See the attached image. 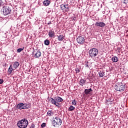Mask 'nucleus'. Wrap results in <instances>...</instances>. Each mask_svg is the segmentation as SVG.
I'll return each mask as SVG.
<instances>
[{
	"instance_id": "nucleus-1",
	"label": "nucleus",
	"mask_w": 128,
	"mask_h": 128,
	"mask_svg": "<svg viewBox=\"0 0 128 128\" xmlns=\"http://www.w3.org/2000/svg\"><path fill=\"white\" fill-rule=\"evenodd\" d=\"M64 102V99L58 96L50 98V104L56 106H60V102Z\"/></svg>"
},
{
	"instance_id": "nucleus-2",
	"label": "nucleus",
	"mask_w": 128,
	"mask_h": 128,
	"mask_svg": "<svg viewBox=\"0 0 128 128\" xmlns=\"http://www.w3.org/2000/svg\"><path fill=\"white\" fill-rule=\"evenodd\" d=\"M32 108V104L30 103L28 104H24V103H19L16 106V108L17 110H26L30 108Z\"/></svg>"
},
{
	"instance_id": "nucleus-3",
	"label": "nucleus",
	"mask_w": 128,
	"mask_h": 128,
	"mask_svg": "<svg viewBox=\"0 0 128 128\" xmlns=\"http://www.w3.org/2000/svg\"><path fill=\"white\" fill-rule=\"evenodd\" d=\"M28 121L26 118H24L18 122L17 126L20 128H26L28 126Z\"/></svg>"
},
{
	"instance_id": "nucleus-4",
	"label": "nucleus",
	"mask_w": 128,
	"mask_h": 128,
	"mask_svg": "<svg viewBox=\"0 0 128 128\" xmlns=\"http://www.w3.org/2000/svg\"><path fill=\"white\" fill-rule=\"evenodd\" d=\"M117 92H124L126 90V86L122 82H117L114 86Z\"/></svg>"
},
{
	"instance_id": "nucleus-5",
	"label": "nucleus",
	"mask_w": 128,
	"mask_h": 128,
	"mask_svg": "<svg viewBox=\"0 0 128 128\" xmlns=\"http://www.w3.org/2000/svg\"><path fill=\"white\" fill-rule=\"evenodd\" d=\"M88 54L91 58H96L98 54V50L96 48H92L88 51Z\"/></svg>"
},
{
	"instance_id": "nucleus-6",
	"label": "nucleus",
	"mask_w": 128,
	"mask_h": 128,
	"mask_svg": "<svg viewBox=\"0 0 128 128\" xmlns=\"http://www.w3.org/2000/svg\"><path fill=\"white\" fill-rule=\"evenodd\" d=\"M2 10L3 14L4 16H8V14H10L12 12V9L8 6L3 7Z\"/></svg>"
},
{
	"instance_id": "nucleus-7",
	"label": "nucleus",
	"mask_w": 128,
	"mask_h": 128,
	"mask_svg": "<svg viewBox=\"0 0 128 128\" xmlns=\"http://www.w3.org/2000/svg\"><path fill=\"white\" fill-rule=\"evenodd\" d=\"M54 126H60L62 124V119L58 117L54 118Z\"/></svg>"
},
{
	"instance_id": "nucleus-8",
	"label": "nucleus",
	"mask_w": 128,
	"mask_h": 128,
	"mask_svg": "<svg viewBox=\"0 0 128 128\" xmlns=\"http://www.w3.org/2000/svg\"><path fill=\"white\" fill-rule=\"evenodd\" d=\"M60 7L62 10H64L65 12H68V10H70V7H68V4H62L60 5Z\"/></svg>"
},
{
	"instance_id": "nucleus-9",
	"label": "nucleus",
	"mask_w": 128,
	"mask_h": 128,
	"mask_svg": "<svg viewBox=\"0 0 128 128\" xmlns=\"http://www.w3.org/2000/svg\"><path fill=\"white\" fill-rule=\"evenodd\" d=\"M77 42L80 44H84V38L82 36H79L76 38Z\"/></svg>"
},
{
	"instance_id": "nucleus-10",
	"label": "nucleus",
	"mask_w": 128,
	"mask_h": 128,
	"mask_svg": "<svg viewBox=\"0 0 128 128\" xmlns=\"http://www.w3.org/2000/svg\"><path fill=\"white\" fill-rule=\"evenodd\" d=\"M96 26H100V28H104L106 24L104 22H98L95 24Z\"/></svg>"
},
{
	"instance_id": "nucleus-11",
	"label": "nucleus",
	"mask_w": 128,
	"mask_h": 128,
	"mask_svg": "<svg viewBox=\"0 0 128 128\" xmlns=\"http://www.w3.org/2000/svg\"><path fill=\"white\" fill-rule=\"evenodd\" d=\"M48 35L49 36L50 38H54V36H56V33H54V31L50 30H49Z\"/></svg>"
},
{
	"instance_id": "nucleus-12",
	"label": "nucleus",
	"mask_w": 128,
	"mask_h": 128,
	"mask_svg": "<svg viewBox=\"0 0 128 128\" xmlns=\"http://www.w3.org/2000/svg\"><path fill=\"white\" fill-rule=\"evenodd\" d=\"M92 88H90V89H85L84 92H85V94L87 96V94H90V92H92Z\"/></svg>"
},
{
	"instance_id": "nucleus-13",
	"label": "nucleus",
	"mask_w": 128,
	"mask_h": 128,
	"mask_svg": "<svg viewBox=\"0 0 128 128\" xmlns=\"http://www.w3.org/2000/svg\"><path fill=\"white\" fill-rule=\"evenodd\" d=\"M20 66V62H15L14 64H13V68H15V70H16L18 68V66Z\"/></svg>"
},
{
	"instance_id": "nucleus-14",
	"label": "nucleus",
	"mask_w": 128,
	"mask_h": 128,
	"mask_svg": "<svg viewBox=\"0 0 128 128\" xmlns=\"http://www.w3.org/2000/svg\"><path fill=\"white\" fill-rule=\"evenodd\" d=\"M50 1L48 0H46L44 2V5L45 6H50Z\"/></svg>"
},
{
	"instance_id": "nucleus-15",
	"label": "nucleus",
	"mask_w": 128,
	"mask_h": 128,
	"mask_svg": "<svg viewBox=\"0 0 128 128\" xmlns=\"http://www.w3.org/2000/svg\"><path fill=\"white\" fill-rule=\"evenodd\" d=\"M112 61L114 62H118V58L116 56H114L112 58Z\"/></svg>"
},
{
	"instance_id": "nucleus-16",
	"label": "nucleus",
	"mask_w": 128,
	"mask_h": 128,
	"mask_svg": "<svg viewBox=\"0 0 128 128\" xmlns=\"http://www.w3.org/2000/svg\"><path fill=\"white\" fill-rule=\"evenodd\" d=\"M58 38L59 42H62L64 38V36L63 35H60L58 36Z\"/></svg>"
},
{
	"instance_id": "nucleus-17",
	"label": "nucleus",
	"mask_w": 128,
	"mask_h": 128,
	"mask_svg": "<svg viewBox=\"0 0 128 128\" xmlns=\"http://www.w3.org/2000/svg\"><path fill=\"white\" fill-rule=\"evenodd\" d=\"M42 56V53L40 51H38L35 54V58H40Z\"/></svg>"
},
{
	"instance_id": "nucleus-18",
	"label": "nucleus",
	"mask_w": 128,
	"mask_h": 128,
	"mask_svg": "<svg viewBox=\"0 0 128 128\" xmlns=\"http://www.w3.org/2000/svg\"><path fill=\"white\" fill-rule=\"evenodd\" d=\"M12 70H14V69H12V66L10 65V66L8 69V72L9 73V74H12Z\"/></svg>"
},
{
	"instance_id": "nucleus-19",
	"label": "nucleus",
	"mask_w": 128,
	"mask_h": 128,
	"mask_svg": "<svg viewBox=\"0 0 128 128\" xmlns=\"http://www.w3.org/2000/svg\"><path fill=\"white\" fill-rule=\"evenodd\" d=\"M98 74L100 78H102V76H104V70L100 71Z\"/></svg>"
},
{
	"instance_id": "nucleus-20",
	"label": "nucleus",
	"mask_w": 128,
	"mask_h": 128,
	"mask_svg": "<svg viewBox=\"0 0 128 128\" xmlns=\"http://www.w3.org/2000/svg\"><path fill=\"white\" fill-rule=\"evenodd\" d=\"M86 80H84V79H81L80 81V86H84V84H86Z\"/></svg>"
},
{
	"instance_id": "nucleus-21",
	"label": "nucleus",
	"mask_w": 128,
	"mask_h": 128,
	"mask_svg": "<svg viewBox=\"0 0 128 128\" xmlns=\"http://www.w3.org/2000/svg\"><path fill=\"white\" fill-rule=\"evenodd\" d=\"M76 108H74V106H70L68 109V110L70 111V112H72V110H74Z\"/></svg>"
},
{
	"instance_id": "nucleus-22",
	"label": "nucleus",
	"mask_w": 128,
	"mask_h": 128,
	"mask_svg": "<svg viewBox=\"0 0 128 128\" xmlns=\"http://www.w3.org/2000/svg\"><path fill=\"white\" fill-rule=\"evenodd\" d=\"M53 114L52 112L50 110H49L48 112H47V116H52Z\"/></svg>"
},
{
	"instance_id": "nucleus-23",
	"label": "nucleus",
	"mask_w": 128,
	"mask_h": 128,
	"mask_svg": "<svg viewBox=\"0 0 128 128\" xmlns=\"http://www.w3.org/2000/svg\"><path fill=\"white\" fill-rule=\"evenodd\" d=\"M44 44L46 46H48L50 44V40H45Z\"/></svg>"
},
{
	"instance_id": "nucleus-24",
	"label": "nucleus",
	"mask_w": 128,
	"mask_h": 128,
	"mask_svg": "<svg viewBox=\"0 0 128 128\" xmlns=\"http://www.w3.org/2000/svg\"><path fill=\"white\" fill-rule=\"evenodd\" d=\"M72 106H76V100H72Z\"/></svg>"
},
{
	"instance_id": "nucleus-25",
	"label": "nucleus",
	"mask_w": 128,
	"mask_h": 128,
	"mask_svg": "<svg viewBox=\"0 0 128 128\" xmlns=\"http://www.w3.org/2000/svg\"><path fill=\"white\" fill-rule=\"evenodd\" d=\"M24 48H19L17 50L18 52H22V50Z\"/></svg>"
},
{
	"instance_id": "nucleus-26",
	"label": "nucleus",
	"mask_w": 128,
	"mask_h": 128,
	"mask_svg": "<svg viewBox=\"0 0 128 128\" xmlns=\"http://www.w3.org/2000/svg\"><path fill=\"white\" fill-rule=\"evenodd\" d=\"M75 70H76V72L77 74H78V73L80 72V70H79L78 68H76L75 69Z\"/></svg>"
},
{
	"instance_id": "nucleus-27",
	"label": "nucleus",
	"mask_w": 128,
	"mask_h": 128,
	"mask_svg": "<svg viewBox=\"0 0 128 128\" xmlns=\"http://www.w3.org/2000/svg\"><path fill=\"white\" fill-rule=\"evenodd\" d=\"M4 82L3 79H0V84H4Z\"/></svg>"
},
{
	"instance_id": "nucleus-28",
	"label": "nucleus",
	"mask_w": 128,
	"mask_h": 128,
	"mask_svg": "<svg viewBox=\"0 0 128 128\" xmlns=\"http://www.w3.org/2000/svg\"><path fill=\"white\" fill-rule=\"evenodd\" d=\"M36 128V126L34 125V124H32L30 128Z\"/></svg>"
},
{
	"instance_id": "nucleus-29",
	"label": "nucleus",
	"mask_w": 128,
	"mask_h": 128,
	"mask_svg": "<svg viewBox=\"0 0 128 128\" xmlns=\"http://www.w3.org/2000/svg\"><path fill=\"white\" fill-rule=\"evenodd\" d=\"M42 128H44L46 126V123H42L41 125Z\"/></svg>"
},
{
	"instance_id": "nucleus-30",
	"label": "nucleus",
	"mask_w": 128,
	"mask_h": 128,
	"mask_svg": "<svg viewBox=\"0 0 128 128\" xmlns=\"http://www.w3.org/2000/svg\"><path fill=\"white\" fill-rule=\"evenodd\" d=\"M123 4H128V2L126 1V0H124L123 1Z\"/></svg>"
},
{
	"instance_id": "nucleus-31",
	"label": "nucleus",
	"mask_w": 128,
	"mask_h": 128,
	"mask_svg": "<svg viewBox=\"0 0 128 128\" xmlns=\"http://www.w3.org/2000/svg\"><path fill=\"white\" fill-rule=\"evenodd\" d=\"M2 2H0V6H2Z\"/></svg>"
},
{
	"instance_id": "nucleus-32",
	"label": "nucleus",
	"mask_w": 128,
	"mask_h": 128,
	"mask_svg": "<svg viewBox=\"0 0 128 128\" xmlns=\"http://www.w3.org/2000/svg\"><path fill=\"white\" fill-rule=\"evenodd\" d=\"M52 24V22H49L48 23V24Z\"/></svg>"
},
{
	"instance_id": "nucleus-33",
	"label": "nucleus",
	"mask_w": 128,
	"mask_h": 128,
	"mask_svg": "<svg viewBox=\"0 0 128 128\" xmlns=\"http://www.w3.org/2000/svg\"><path fill=\"white\" fill-rule=\"evenodd\" d=\"M86 68H88V65L86 64Z\"/></svg>"
}]
</instances>
